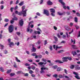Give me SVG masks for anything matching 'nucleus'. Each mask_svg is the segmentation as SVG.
<instances>
[{"mask_svg": "<svg viewBox=\"0 0 80 80\" xmlns=\"http://www.w3.org/2000/svg\"><path fill=\"white\" fill-rule=\"evenodd\" d=\"M47 63L45 62L44 63L43 62H39L38 63V64L40 65V66H42V67L41 68V71L40 72V73H45V71L43 70H48V68H46L45 67L44 65H46Z\"/></svg>", "mask_w": 80, "mask_h": 80, "instance_id": "1", "label": "nucleus"}, {"mask_svg": "<svg viewBox=\"0 0 80 80\" xmlns=\"http://www.w3.org/2000/svg\"><path fill=\"white\" fill-rule=\"evenodd\" d=\"M14 26L12 25H10L8 27V31L9 33H12L13 31Z\"/></svg>", "mask_w": 80, "mask_h": 80, "instance_id": "2", "label": "nucleus"}, {"mask_svg": "<svg viewBox=\"0 0 80 80\" xmlns=\"http://www.w3.org/2000/svg\"><path fill=\"white\" fill-rule=\"evenodd\" d=\"M73 74H74L75 75H76L75 76H74L75 78L78 79V80L80 79V77H79V76L78 75V73L75 72H73Z\"/></svg>", "mask_w": 80, "mask_h": 80, "instance_id": "3", "label": "nucleus"}, {"mask_svg": "<svg viewBox=\"0 0 80 80\" xmlns=\"http://www.w3.org/2000/svg\"><path fill=\"white\" fill-rule=\"evenodd\" d=\"M43 13L44 14H45L47 16H49V12H48V10L44 9Z\"/></svg>", "mask_w": 80, "mask_h": 80, "instance_id": "4", "label": "nucleus"}, {"mask_svg": "<svg viewBox=\"0 0 80 80\" xmlns=\"http://www.w3.org/2000/svg\"><path fill=\"white\" fill-rule=\"evenodd\" d=\"M30 46H32V52H36V49L34 47H35V46L33 44H30Z\"/></svg>", "mask_w": 80, "mask_h": 80, "instance_id": "5", "label": "nucleus"}, {"mask_svg": "<svg viewBox=\"0 0 80 80\" xmlns=\"http://www.w3.org/2000/svg\"><path fill=\"white\" fill-rule=\"evenodd\" d=\"M22 14L23 15V17H26V15L24 14V13L23 11H21L20 12L18 13V15H19L20 16H21Z\"/></svg>", "mask_w": 80, "mask_h": 80, "instance_id": "6", "label": "nucleus"}, {"mask_svg": "<svg viewBox=\"0 0 80 80\" xmlns=\"http://www.w3.org/2000/svg\"><path fill=\"white\" fill-rule=\"evenodd\" d=\"M62 61L64 62H67L68 61V60H67V57H65L62 58Z\"/></svg>", "mask_w": 80, "mask_h": 80, "instance_id": "7", "label": "nucleus"}, {"mask_svg": "<svg viewBox=\"0 0 80 80\" xmlns=\"http://www.w3.org/2000/svg\"><path fill=\"white\" fill-rule=\"evenodd\" d=\"M33 23V21H31V22H30L29 23V26H28V28H27V32H29V28H30V24H32V23Z\"/></svg>", "mask_w": 80, "mask_h": 80, "instance_id": "8", "label": "nucleus"}, {"mask_svg": "<svg viewBox=\"0 0 80 80\" xmlns=\"http://www.w3.org/2000/svg\"><path fill=\"white\" fill-rule=\"evenodd\" d=\"M78 66L77 65H75V70H80V67Z\"/></svg>", "mask_w": 80, "mask_h": 80, "instance_id": "9", "label": "nucleus"}, {"mask_svg": "<svg viewBox=\"0 0 80 80\" xmlns=\"http://www.w3.org/2000/svg\"><path fill=\"white\" fill-rule=\"evenodd\" d=\"M19 24L21 26H22L23 25V21L22 19H21L19 21Z\"/></svg>", "mask_w": 80, "mask_h": 80, "instance_id": "10", "label": "nucleus"}, {"mask_svg": "<svg viewBox=\"0 0 80 80\" xmlns=\"http://www.w3.org/2000/svg\"><path fill=\"white\" fill-rule=\"evenodd\" d=\"M8 45H9L10 47H12V46H13L14 45V43L13 42H10L9 43H8Z\"/></svg>", "mask_w": 80, "mask_h": 80, "instance_id": "11", "label": "nucleus"}, {"mask_svg": "<svg viewBox=\"0 0 80 80\" xmlns=\"http://www.w3.org/2000/svg\"><path fill=\"white\" fill-rule=\"evenodd\" d=\"M50 12L51 13H55V10L53 8H51L50 9Z\"/></svg>", "mask_w": 80, "mask_h": 80, "instance_id": "12", "label": "nucleus"}, {"mask_svg": "<svg viewBox=\"0 0 80 80\" xmlns=\"http://www.w3.org/2000/svg\"><path fill=\"white\" fill-rule=\"evenodd\" d=\"M41 43H42V41L40 40H39L36 43V44L37 45H39Z\"/></svg>", "mask_w": 80, "mask_h": 80, "instance_id": "13", "label": "nucleus"}, {"mask_svg": "<svg viewBox=\"0 0 80 80\" xmlns=\"http://www.w3.org/2000/svg\"><path fill=\"white\" fill-rule=\"evenodd\" d=\"M59 2L62 5H65V4L64 3V2H63L62 1V0H59Z\"/></svg>", "mask_w": 80, "mask_h": 80, "instance_id": "14", "label": "nucleus"}, {"mask_svg": "<svg viewBox=\"0 0 80 80\" xmlns=\"http://www.w3.org/2000/svg\"><path fill=\"white\" fill-rule=\"evenodd\" d=\"M62 48V46H59L58 47V45H56V50H57L58 49H60Z\"/></svg>", "mask_w": 80, "mask_h": 80, "instance_id": "15", "label": "nucleus"}, {"mask_svg": "<svg viewBox=\"0 0 80 80\" xmlns=\"http://www.w3.org/2000/svg\"><path fill=\"white\" fill-rule=\"evenodd\" d=\"M55 62L56 63H63V62L62 61H60L59 60H57L55 61Z\"/></svg>", "mask_w": 80, "mask_h": 80, "instance_id": "16", "label": "nucleus"}, {"mask_svg": "<svg viewBox=\"0 0 80 80\" xmlns=\"http://www.w3.org/2000/svg\"><path fill=\"white\" fill-rule=\"evenodd\" d=\"M63 70V69H62V68H61L58 67L57 69V71H58V72H60V71H61V70Z\"/></svg>", "mask_w": 80, "mask_h": 80, "instance_id": "17", "label": "nucleus"}, {"mask_svg": "<svg viewBox=\"0 0 80 80\" xmlns=\"http://www.w3.org/2000/svg\"><path fill=\"white\" fill-rule=\"evenodd\" d=\"M47 3L49 5H52V2H51L50 1H48Z\"/></svg>", "mask_w": 80, "mask_h": 80, "instance_id": "18", "label": "nucleus"}, {"mask_svg": "<svg viewBox=\"0 0 80 80\" xmlns=\"http://www.w3.org/2000/svg\"><path fill=\"white\" fill-rule=\"evenodd\" d=\"M72 48H73V49H77V47L75 45H72Z\"/></svg>", "mask_w": 80, "mask_h": 80, "instance_id": "19", "label": "nucleus"}, {"mask_svg": "<svg viewBox=\"0 0 80 80\" xmlns=\"http://www.w3.org/2000/svg\"><path fill=\"white\" fill-rule=\"evenodd\" d=\"M15 22L14 21V19L12 18V20H11L10 21V23L12 24L13 23H14Z\"/></svg>", "mask_w": 80, "mask_h": 80, "instance_id": "20", "label": "nucleus"}, {"mask_svg": "<svg viewBox=\"0 0 80 80\" xmlns=\"http://www.w3.org/2000/svg\"><path fill=\"white\" fill-rule=\"evenodd\" d=\"M74 67H75V66L73 65H72L70 67V68H71V69H73Z\"/></svg>", "mask_w": 80, "mask_h": 80, "instance_id": "21", "label": "nucleus"}, {"mask_svg": "<svg viewBox=\"0 0 80 80\" xmlns=\"http://www.w3.org/2000/svg\"><path fill=\"white\" fill-rule=\"evenodd\" d=\"M74 21L76 23L78 22V18L77 17L74 18Z\"/></svg>", "mask_w": 80, "mask_h": 80, "instance_id": "22", "label": "nucleus"}, {"mask_svg": "<svg viewBox=\"0 0 80 80\" xmlns=\"http://www.w3.org/2000/svg\"><path fill=\"white\" fill-rule=\"evenodd\" d=\"M27 10L26 9V10H25V11H22V12H23L24 14V15H26V16H27Z\"/></svg>", "mask_w": 80, "mask_h": 80, "instance_id": "23", "label": "nucleus"}, {"mask_svg": "<svg viewBox=\"0 0 80 80\" xmlns=\"http://www.w3.org/2000/svg\"><path fill=\"white\" fill-rule=\"evenodd\" d=\"M15 58H16V62H20V60H18L17 57H16Z\"/></svg>", "mask_w": 80, "mask_h": 80, "instance_id": "24", "label": "nucleus"}, {"mask_svg": "<svg viewBox=\"0 0 80 80\" xmlns=\"http://www.w3.org/2000/svg\"><path fill=\"white\" fill-rule=\"evenodd\" d=\"M15 75V73H10V76L11 77H13V76H14V75Z\"/></svg>", "mask_w": 80, "mask_h": 80, "instance_id": "25", "label": "nucleus"}, {"mask_svg": "<svg viewBox=\"0 0 80 80\" xmlns=\"http://www.w3.org/2000/svg\"><path fill=\"white\" fill-rule=\"evenodd\" d=\"M38 71H39V69L38 68H36L35 69V72L37 73H38Z\"/></svg>", "mask_w": 80, "mask_h": 80, "instance_id": "26", "label": "nucleus"}, {"mask_svg": "<svg viewBox=\"0 0 80 80\" xmlns=\"http://www.w3.org/2000/svg\"><path fill=\"white\" fill-rule=\"evenodd\" d=\"M23 5V2H21L19 4V5L20 6H22Z\"/></svg>", "mask_w": 80, "mask_h": 80, "instance_id": "27", "label": "nucleus"}, {"mask_svg": "<svg viewBox=\"0 0 80 80\" xmlns=\"http://www.w3.org/2000/svg\"><path fill=\"white\" fill-rule=\"evenodd\" d=\"M71 43H73V42L74 44H75V40H74L73 41V39H71Z\"/></svg>", "mask_w": 80, "mask_h": 80, "instance_id": "28", "label": "nucleus"}, {"mask_svg": "<svg viewBox=\"0 0 80 80\" xmlns=\"http://www.w3.org/2000/svg\"><path fill=\"white\" fill-rule=\"evenodd\" d=\"M64 51L63 50H61L58 52V53H62V52H63Z\"/></svg>", "mask_w": 80, "mask_h": 80, "instance_id": "29", "label": "nucleus"}, {"mask_svg": "<svg viewBox=\"0 0 80 80\" xmlns=\"http://www.w3.org/2000/svg\"><path fill=\"white\" fill-rule=\"evenodd\" d=\"M53 68H54V69H56L57 68H58V66H57V65H55L52 66Z\"/></svg>", "mask_w": 80, "mask_h": 80, "instance_id": "30", "label": "nucleus"}, {"mask_svg": "<svg viewBox=\"0 0 80 80\" xmlns=\"http://www.w3.org/2000/svg\"><path fill=\"white\" fill-rule=\"evenodd\" d=\"M65 28L66 30H69V27L68 26H66L65 27Z\"/></svg>", "mask_w": 80, "mask_h": 80, "instance_id": "31", "label": "nucleus"}, {"mask_svg": "<svg viewBox=\"0 0 80 80\" xmlns=\"http://www.w3.org/2000/svg\"><path fill=\"white\" fill-rule=\"evenodd\" d=\"M72 53L73 55V56H75V55H77V52H72Z\"/></svg>", "mask_w": 80, "mask_h": 80, "instance_id": "32", "label": "nucleus"}, {"mask_svg": "<svg viewBox=\"0 0 80 80\" xmlns=\"http://www.w3.org/2000/svg\"><path fill=\"white\" fill-rule=\"evenodd\" d=\"M58 76L59 78H63V76L62 75H59Z\"/></svg>", "mask_w": 80, "mask_h": 80, "instance_id": "33", "label": "nucleus"}, {"mask_svg": "<svg viewBox=\"0 0 80 80\" xmlns=\"http://www.w3.org/2000/svg\"><path fill=\"white\" fill-rule=\"evenodd\" d=\"M0 70L2 72H4V71H3V68L2 67H1L0 68Z\"/></svg>", "mask_w": 80, "mask_h": 80, "instance_id": "34", "label": "nucleus"}, {"mask_svg": "<svg viewBox=\"0 0 80 80\" xmlns=\"http://www.w3.org/2000/svg\"><path fill=\"white\" fill-rule=\"evenodd\" d=\"M58 13L59 15H62L63 14L62 13L60 12H58Z\"/></svg>", "mask_w": 80, "mask_h": 80, "instance_id": "35", "label": "nucleus"}, {"mask_svg": "<svg viewBox=\"0 0 80 80\" xmlns=\"http://www.w3.org/2000/svg\"><path fill=\"white\" fill-rule=\"evenodd\" d=\"M62 38H64V39H65L66 38V35L63 34L62 35Z\"/></svg>", "mask_w": 80, "mask_h": 80, "instance_id": "36", "label": "nucleus"}, {"mask_svg": "<svg viewBox=\"0 0 80 80\" xmlns=\"http://www.w3.org/2000/svg\"><path fill=\"white\" fill-rule=\"evenodd\" d=\"M67 60H72V58L70 57H67Z\"/></svg>", "mask_w": 80, "mask_h": 80, "instance_id": "37", "label": "nucleus"}, {"mask_svg": "<svg viewBox=\"0 0 80 80\" xmlns=\"http://www.w3.org/2000/svg\"><path fill=\"white\" fill-rule=\"evenodd\" d=\"M4 21L5 22H8L9 21V19L6 18L5 19Z\"/></svg>", "mask_w": 80, "mask_h": 80, "instance_id": "38", "label": "nucleus"}, {"mask_svg": "<svg viewBox=\"0 0 80 80\" xmlns=\"http://www.w3.org/2000/svg\"><path fill=\"white\" fill-rule=\"evenodd\" d=\"M0 46L1 47H2V48H1V50H3V47H4V46L2 44H0Z\"/></svg>", "mask_w": 80, "mask_h": 80, "instance_id": "39", "label": "nucleus"}, {"mask_svg": "<svg viewBox=\"0 0 80 80\" xmlns=\"http://www.w3.org/2000/svg\"><path fill=\"white\" fill-rule=\"evenodd\" d=\"M25 8V6H23L22 7V12H23V10H24V9Z\"/></svg>", "mask_w": 80, "mask_h": 80, "instance_id": "40", "label": "nucleus"}, {"mask_svg": "<svg viewBox=\"0 0 80 80\" xmlns=\"http://www.w3.org/2000/svg\"><path fill=\"white\" fill-rule=\"evenodd\" d=\"M42 61L43 62H47V60L45 58H42Z\"/></svg>", "mask_w": 80, "mask_h": 80, "instance_id": "41", "label": "nucleus"}, {"mask_svg": "<svg viewBox=\"0 0 80 80\" xmlns=\"http://www.w3.org/2000/svg\"><path fill=\"white\" fill-rule=\"evenodd\" d=\"M29 72L30 74H32V73H33V72L32 70H30Z\"/></svg>", "mask_w": 80, "mask_h": 80, "instance_id": "42", "label": "nucleus"}, {"mask_svg": "<svg viewBox=\"0 0 80 80\" xmlns=\"http://www.w3.org/2000/svg\"><path fill=\"white\" fill-rule=\"evenodd\" d=\"M54 38L55 40V41H56V42H57V41H58V38L57 37H54Z\"/></svg>", "mask_w": 80, "mask_h": 80, "instance_id": "43", "label": "nucleus"}, {"mask_svg": "<svg viewBox=\"0 0 80 80\" xmlns=\"http://www.w3.org/2000/svg\"><path fill=\"white\" fill-rule=\"evenodd\" d=\"M12 72V70L10 69L8 70L7 72V73H10V72Z\"/></svg>", "mask_w": 80, "mask_h": 80, "instance_id": "44", "label": "nucleus"}, {"mask_svg": "<svg viewBox=\"0 0 80 80\" xmlns=\"http://www.w3.org/2000/svg\"><path fill=\"white\" fill-rule=\"evenodd\" d=\"M49 48L51 51H52V50H53V49L52 48V46H50Z\"/></svg>", "mask_w": 80, "mask_h": 80, "instance_id": "45", "label": "nucleus"}, {"mask_svg": "<svg viewBox=\"0 0 80 80\" xmlns=\"http://www.w3.org/2000/svg\"><path fill=\"white\" fill-rule=\"evenodd\" d=\"M54 13H55L52 12L51 13V15L52 17H55V14H54Z\"/></svg>", "mask_w": 80, "mask_h": 80, "instance_id": "46", "label": "nucleus"}, {"mask_svg": "<svg viewBox=\"0 0 80 80\" xmlns=\"http://www.w3.org/2000/svg\"><path fill=\"white\" fill-rule=\"evenodd\" d=\"M37 30H38V31H40V32H42V30L40 29V28H37Z\"/></svg>", "mask_w": 80, "mask_h": 80, "instance_id": "47", "label": "nucleus"}, {"mask_svg": "<svg viewBox=\"0 0 80 80\" xmlns=\"http://www.w3.org/2000/svg\"><path fill=\"white\" fill-rule=\"evenodd\" d=\"M58 76V75L57 74H54V75H53V77H55V78H57V76Z\"/></svg>", "mask_w": 80, "mask_h": 80, "instance_id": "48", "label": "nucleus"}, {"mask_svg": "<svg viewBox=\"0 0 80 80\" xmlns=\"http://www.w3.org/2000/svg\"><path fill=\"white\" fill-rule=\"evenodd\" d=\"M75 27H76L77 30H78V29L79 28V27L78 25H76Z\"/></svg>", "mask_w": 80, "mask_h": 80, "instance_id": "49", "label": "nucleus"}, {"mask_svg": "<svg viewBox=\"0 0 80 80\" xmlns=\"http://www.w3.org/2000/svg\"><path fill=\"white\" fill-rule=\"evenodd\" d=\"M76 15L78 17H80V14L79 13V12H77L76 13Z\"/></svg>", "mask_w": 80, "mask_h": 80, "instance_id": "50", "label": "nucleus"}, {"mask_svg": "<svg viewBox=\"0 0 80 80\" xmlns=\"http://www.w3.org/2000/svg\"><path fill=\"white\" fill-rule=\"evenodd\" d=\"M4 53L5 54H7V53H8V52L6 50H5L4 51Z\"/></svg>", "mask_w": 80, "mask_h": 80, "instance_id": "51", "label": "nucleus"}, {"mask_svg": "<svg viewBox=\"0 0 80 80\" xmlns=\"http://www.w3.org/2000/svg\"><path fill=\"white\" fill-rule=\"evenodd\" d=\"M16 33H17V34L19 36H20V32H16Z\"/></svg>", "mask_w": 80, "mask_h": 80, "instance_id": "52", "label": "nucleus"}, {"mask_svg": "<svg viewBox=\"0 0 80 80\" xmlns=\"http://www.w3.org/2000/svg\"><path fill=\"white\" fill-rule=\"evenodd\" d=\"M3 8H4V7L3 6V5H1V8L0 9L1 10H3Z\"/></svg>", "mask_w": 80, "mask_h": 80, "instance_id": "53", "label": "nucleus"}, {"mask_svg": "<svg viewBox=\"0 0 80 80\" xmlns=\"http://www.w3.org/2000/svg\"><path fill=\"white\" fill-rule=\"evenodd\" d=\"M25 66H26V67L27 66H30V64H28L27 63H26L25 64Z\"/></svg>", "mask_w": 80, "mask_h": 80, "instance_id": "54", "label": "nucleus"}, {"mask_svg": "<svg viewBox=\"0 0 80 80\" xmlns=\"http://www.w3.org/2000/svg\"><path fill=\"white\" fill-rule=\"evenodd\" d=\"M32 56H36V55H37V53H32Z\"/></svg>", "mask_w": 80, "mask_h": 80, "instance_id": "55", "label": "nucleus"}, {"mask_svg": "<svg viewBox=\"0 0 80 80\" xmlns=\"http://www.w3.org/2000/svg\"><path fill=\"white\" fill-rule=\"evenodd\" d=\"M12 18L14 19V21L17 20H18V19L17 18V17H14V18Z\"/></svg>", "mask_w": 80, "mask_h": 80, "instance_id": "56", "label": "nucleus"}, {"mask_svg": "<svg viewBox=\"0 0 80 80\" xmlns=\"http://www.w3.org/2000/svg\"><path fill=\"white\" fill-rule=\"evenodd\" d=\"M44 45H47V41L46 40H45L44 41Z\"/></svg>", "mask_w": 80, "mask_h": 80, "instance_id": "57", "label": "nucleus"}, {"mask_svg": "<svg viewBox=\"0 0 80 80\" xmlns=\"http://www.w3.org/2000/svg\"><path fill=\"white\" fill-rule=\"evenodd\" d=\"M42 57V56L41 55H39L38 56V58H41Z\"/></svg>", "mask_w": 80, "mask_h": 80, "instance_id": "58", "label": "nucleus"}, {"mask_svg": "<svg viewBox=\"0 0 80 80\" xmlns=\"http://www.w3.org/2000/svg\"><path fill=\"white\" fill-rule=\"evenodd\" d=\"M64 72L65 73H66V74H67V70H66V69H64Z\"/></svg>", "mask_w": 80, "mask_h": 80, "instance_id": "59", "label": "nucleus"}, {"mask_svg": "<svg viewBox=\"0 0 80 80\" xmlns=\"http://www.w3.org/2000/svg\"><path fill=\"white\" fill-rule=\"evenodd\" d=\"M22 72V71H18L17 72V74H20Z\"/></svg>", "mask_w": 80, "mask_h": 80, "instance_id": "60", "label": "nucleus"}, {"mask_svg": "<svg viewBox=\"0 0 80 80\" xmlns=\"http://www.w3.org/2000/svg\"><path fill=\"white\" fill-rule=\"evenodd\" d=\"M35 66H33L31 68L32 69V70H35Z\"/></svg>", "mask_w": 80, "mask_h": 80, "instance_id": "61", "label": "nucleus"}, {"mask_svg": "<svg viewBox=\"0 0 80 80\" xmlns=\"http://www.w3.org/2000/svg\"><path fill=\"white\" fill-rule=\"evenodd\" d=\"M35 62H40V59H37L36 60Z\"/></svg>", "mask_w": 80, "mask_h": 80, "instance_id": "62", "label": "nucleus"}, {"mask_svg": "<svg viewBox=\"0 0 80 80\" xmlns=\"http://www.w3.org/2000/svg\"><path fill=\"white\" fill-rule=\"evenodd\" d=\"M8 43H10L11 42V39H9L8 40Z\"/></svg>", "mask_w": 80, "mask_h": 80, "instance_id": "63", "label": "nucleus"}, {"mask_svg": "<svg viewBox=\"0 0 80 80\" xmlns=\"http://www.w3.org/2000/svg\"><path fill=\"white\" fill-rule=\"evenodd\" d=\"M64 77H65V78H67L68 79H69V77H68L67 76H64Z\"/></svg>", "mask_w": 80, "mask_h": 80, "instance_id": "64", "label": "nucleus"}]
</instances>
